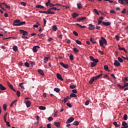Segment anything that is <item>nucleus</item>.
Segmentation results:
<instances>
[{"instance_id":"55","label":"nucleus","mask_w":128,"mask_h":128,"mask_svg":"<svg viewBox=\"0 0 128 128\" xmlns=\"http://www.w3.org/2000/svg\"><path fill=\"white\" fill-rule=\"evenodd\" d=\"M3 108L4 110H6V104H3Z\"/></svg>"},{"instance_id":"42","label":"nucleus","mask_w":128,"mask_h":128,"mask_svg":"<svg viewBox=\"0 0 128 128\" xmlns=\"http://www.w3.org/2000/svg\"><path fill=\"white\" fill-rule=\"evenodd\" d=\"M48 58H50V57L46 56L44 58V62H48Z\"/></svg>"},{"instance_id":"39","label":"nucleus","mask_w":128,"mask_h":128,"mask_svg":"<svg viewBox=\"0 0 128 128\" xmlns=\"http://www.w3.org/2000/svg\"><path fill=\"white\" fill-rule=\"evenodd\" d=\"M16 102H18L17 100H14V101L12 102L10 104V106H14V104H16Z\"/></svg>"},{"instance_id":"59","label":"nucleus","mask_w":128,"mask_h":128,"mask_svg":"<svg viewBox=\"0 0 128 128\" xmlns=\"http://www.w3.org/2000/svg\"><path fill=\"white\" fill-rule=\"evenodd\" d=\"M20 4L22 6H26V4L24 2H20Z\"/></svg>"},{"instance_id":"13","label":"nucleus","mask_w":128,"mask_h":128,"mask_svg":"<svg viewBox=\"0 0 128 128\" xmlns=\"http://www.w3.org/2000/svg\"><path fill=\"white\" fill-rule=\"evenodd\" d=\"M118 47L119 50H124V52H126H126H126V48L120 47V46L118 45Z\"/></svg>"},{"instance_id":"53","label":"nucleus","mask_w":128,"mask_h":128,"mask_svg":"<svg viewBox=\"0 0 128 128\" xmlns=\"http://www.w3.org/2000/svg\"><path fill=\"white\" fill-rule=\"evenodd\" d=\"M76 44H82V42H80L78 40H76Z\"/></svg>"},{"instance_id":"4","label":"nucleus","mask_w":128,"mask_h":128,"mask_svg":"<svg viewBox=\"0 0 128 128\" xmlns=\"http://www.w3.org/2000/svg\"><path fill=\"white\" fill-rule=\"evenodd\" d=\"M74 120V118L73 117H70L66 122V124H70V122H72Z\"/></svg>"},{"instance_id":"10","label":"nucleus","mask_w":128,"mask_h":128,"mask_svg":"<svg viewBox=\"0 0 128 128\" xmlns=\"http://www.w3.org/2000/svg\"><path fill=\"white\" fill-rule=\"evenodd\" d=\"M38 72L42 76H44V71L40 69H38Z\"/></svg>"},{"instance_id":"22","label":"nucleus","mask_w":128,"mask_h":128,"mask_svg":"<svg viewBox=\"0 0 128 128\" xmlns=\"http://www.w3.org/2000/svg\"><path fill=\"white\" fill-rule=\"evenodd\" d=\"M77 6H78V9L82 8V6L80 2L78 4H77Z\"/></svg>"},{"instance_id":"49","label":"nucleus","mask_w":128,"mask_h":128,"mask_svg":"<svg viewBox=\"0 0 128 128\" xmlns=\"http://www.w3.org/2000/svg\"><path fill=\"white\" fill-rule=\"evenodd\" d=\"M94 12L95 14H97L98 16L100 15V13H98V10H96V9H94Z\"/></svg>"},{"instance_id":"11","label":"nucleus","mask_w":128,"mask_h":128,"mask_svg":"<svg viewBox=\"0 0 128 128\" xmlns=\"http://www.w3.org/2000/svg\"><path fill=\"white\" fill-rule=\"evenodd\" d=\"M56 76H57V78L60 80H64V78H62V75H60V74L58 73L56 74Z\"/></svg>"},{"instance_id":"62","label":"nucleus","mask_w":128,"mask_h":128,"mask_svg":"<svg viewBox=\"0 0 128 128\" xmlns=\"http://www.w3.org/2000/svg\"><path fill=\"white\" fill-rule=\"evenodd\" d=\"M89 58L90 60H92V62L94 60V58L92 56H90Z\"/></svg>"},{"instance_id":"25","label":"nucleus","mask_w":128,"mask_h":128,"mask_svg":"<svg viewBox=\"0 0 128 128\" xmlns=\"http://www.w3.org/2000/svg\"><path fill=\"white\" fill-rule=\"evenodd\" d=\"M73 50L75 52V54H78L80 52V50H78L77 48H73Z\"/></svg>"},{"instance_id":"12","label":"nucleus","mask_w":128,"mask_h":128,"mask_svg":"<svg viewBox=\"0 0 128 128\" xmlns=\"http://www.w3.org/2000/svg\"><path fill=\"white\" fill-rule=\"evenodd\" d=\"M114 66H120V62L117 60H114Z\"/></svg>"},{"instance_id":"43","label":"nucleus","mask_w":128,"mask_h":128,"mask_svg":"<svg viewBox=\"0 0 128 128\" xmlns=\"http://www.w3.org/2000/svg\"><path fill=\"white\" fill-rule=\"evenodd\" d=\"M78 124H80V123L78 121H75L73 122L74 126H78Z\"/></svg>"},{"instance_id":"18","label":"nucleus","mask_w":128,"mask_h":128,"mask_svg":"<svg viewBox=\"0 0 128 128\" xmlns=\"http://www.w3.org/2000/svg\"><path fill=\"white\" fill-rule=\"evenodd\" d=\"M102 76V74H100L98 76H93V78H94V79L96 80H98V78H100V76Z\"/></svg>"},{"instance_id":"61","label":"nucleus","mask_w":128,"mask_h":128,"mask_svg":"<svg viewBox=\"0 0 128 128\" xmlns=\"http://www.w3.org/2000/svg\"><path fill=\"white\" fill-rule=\"evenodd\" d=\"M93 62H94L95 64H98V59H94V60H93Z\"/></svg>"},{"instance_id":"51","label":"nucleus","mask_w":128,"mask_h":128,"mask_svg":"<svg viewBox=\"0 0 128 128\" xmlns=\"http://www.w3.org/2000/svg\"><path fill=\"white\" fill-rule=\"evenodd\" d=\"M16 96H18V97L20 96V91L18 90L16 92Z\"/></svg>"},{"instance_id":"57","label":"nucleus","mask_w":128,"mask_h":128,"mask_svg":"<svg viewBox=\"0 0 128 128\" xmlns=\"http://www.w3.org/2000/svg\"><path fill=\"white\" fill-rule=\"evenodd\" d=\"M48 120L49 122H52V120H54V118H52V117L50 116V117L48 118Z\"/></svg>"},{"instance_id":"35","label":"nucleus","mask_w":128,"mask_h":128,"mask_svg":"<svg viewBox=\"0 0 128 128\" xmlns=\"http://www.w3.org/2000/svg\"><path fill=\"white\" fill-rule=\"evenodd\" d=\"M39 12H40V14H48V10H46V11L40 10Z\"/></svg>"},{"instance_id":"41","label":"nucleus","mask_w":128,"mask_h":128,"mask_svg":"<svg viewBox=\"0 0 128 128\" xmlns=\"http://www.w3.org/2000/svg\"><path fill=\"white\" fill-rule=\"evenodd\" d=\"M70 88L73 90L74 88H76V85H70Z\"/></svg>"},{"instance_id":"31","label":"nucleus","mask_w":128,"mask_h":128,"mask_svg":"<svg viewBox=\"0 0 128 128\" xmlns=\"http://www.w3.org/2000/svg\"><path fill=\"white\" fill-rule=\"evenodd\" d=\"M90 42H92V44H96V42L94 40V39L92 37L90 38Z\"/></svg>"},{"instance_id":"26","label":"nucleus","mask_w":128,"mask_h":128,"mask_svg":"<svg viewBox=\"0 0 128 128\" xmlns=\"http://www.w3.org/2000/svg\"><path fill=\"white\" fill-rule=\"evenodd\" d=\"M113 124L114 126H116V128H118V126H120V124H118V122H113Z\"/></svg>"},{"instance_id":"64","label":"nucleus","mask_w":128,"mask_h":128,"mask_svg":"<svg viewBox=\"0 0 128 128\" xmlns=\"http://www.w3.org/2000/svg\"><path fill=\"white\" fill-rule=\"evenodd\" d=\"M50 126H52V124H47V128H52Z\"/></svg>"},{"instance_id":"7","label":"nucleus","mask_w":128,"mask_h":128,"mask_svg":"<svg viewBox=\"0 0 128 128\" xmlns=\"http://www.w3.org/2000/svg\"><path fill=\"white\" fill-rule=\"evenodd\" d=\"M38 48H40V46H34L32 48L34 52H36L38 50Z\"/></svg>"},{"instance_id":"52","label":"nucleus","mask_w":128,"mask_h":128,"mask_svg":"<svg viewBox=\"0 0 128 128\" xmlns=\"http://www.w3.org/2000/svg\"><path fill=\"white\" fill-rule=\"evenodd\" d=\"M62 102H64V104H66V102H68V98H64V100H62Z\"/></svg>"},{"instance_id":"46","label":"nucleus","mask_w":128,"mask_h":128,"mask_svg":"<svg viewBox=\"0 0 128 128\" xmlns=\"http://www.w3.org/2000/svg\"><path fill=\"white\" fill-rule=\"evenodd\" d=\"M122 126H128V123H126V122L124 121L122 122Z\"/></svg>"},{"instance_id":"58","label":"nucleus","mask_w":128,"mask_h":128,"mask_svg":"<svg viewBox=\"0 0 128 128\" xmlns=\"http://www.w3.org/2000/svg\"><path fill=\"white\" fill-rule=\"evenodd\" d=\"M73 34L74 36H78V32L76 31H73Z\"/></svg>"},{"instance_id":"8","label":"nucleus","mask_w":128,"mask_h":128,"mask_svg":"<svg viewBox=\"0 0 128 128\" xmlns=\"http://www.w3.org/2000/svg\"><path fill=\"white\" fill-rule=\"evenodd\" d=\"M24 103L26 104L27 108H30V104H32V102L30 100H26L24 101Z\"/></svg>"},{"instance_id":"23","label":"nucleus","mask_w":128,"mask_h":128,"mask_svg":"<svg viewBox=\"0 0 128 128\" xmlns=\"http://www.w3.org/2000/svg\"><path fill=\"white\" fill-rule=\"evenodd\" d=\"M86 20V17H81L77 20L78 22H80L82 20Z\"/></svg>"},{"instance_id":"30","label":"nucleus","mask_w":128,"mask_h":128,"mask_svg":"<svg viewBox=\"0 0 128 128\" xmlns=\"http://www.w3.org/2000/svg\"><path fill=\"white\" fill-rule=\"evenodd\" d=\"M76 25H77L78 26H79V28H86V26H82L80 24H76Z\"/></svg>"},{"instance_id":"28","label":"nucleus","mask_w":128,"mask_h":128,"mask_svg":"<svg viewBox=\"0 0 128 128\" xmlns=\"http://www.w3.org/2000/svg\"><path fill=\"white\" fill-rule=\"evenodd\" d=\"M7 84L8 86L10 88V90L14 88V86H12V85L10 84V83L9 82H8Z\"/></svg>"},{"instance_id":"3","label":"nucleus","mask_w":128,"mask_h":128,"mask_svg":"<svg viewBox=\"0 0 128 128\" xmlns=\"http://www.w3.org/2000/svg\"><path fill=\"white\" fill-rule=\"evenodd\" d=\"M24 24H26V22L24 21L22 22L20 21V23L18 24H13V26H24Z\"/></svg>"},{"instance_id":"14","label":"nucleus","mask_w":128,"mask_h":128,"mask_svg":"<svg viewBox=\"0 0 128 128\" xmlns=\"http://www.w3.org/2000/svg\"><path fill=\"white\" fill-rule=\"evenodd\" d=\"M54 126H56V128H60V122H54Z\"/></svg>"},{"instance_id":"37","label":"nucleus","mask_w":128,"mask_h":128,"mask_svg":"<svg viewBox=\"0 0 128 128\" xmlns=\"http://www.w3.org/2000/svg\"><path fill=\"white\" fill-rule=\"evenodd\" d=\"M70 98H76V94L72 93L70 94Z\"/></svg>"},{"instance_id":"6","label":"nucleus","mask_w":128,"mask_h":128,"mask_svg":"<svg viewBox=\"0 0 128 128\" xmlns=\"http://www.w3.org/2000/svg\"><path fill=\"white\" fill-rule=\"evenodd\" d=\"M20 34H22V36H28V32L22 30H20Z\"/></svg>"},{"instance_id":"47","label":"nucleus","mask_w":128,"mask_h":128,"mask_svg":"<svg viewBox=\"0 0 128 128\" xmlns=\"http://www.w3.org/2000/svg\"><path fill=\"white\" fill-rule=\"evenodd\" d=\"M118 60L120 62H124V60L120 57H118Z\"/></svg>"},{"instance_id":"17","label":"nucleus","mask_w":128,"mask_h":128,"mask_svg":"<svg viewBox=\"0 0 128 128\" xmlns=\"http://www.w3.org/2000/svg\"><path fill=\"white\" fill-rule=\"evenodd\" d=\"M102 76V74H100L98 76H93V78H94V79L96 80H98V78H100V76Z\"/></svg>"},{"instance_id":"27","label":"nucleus","mask_w":128,"mask_h":128,"mask_svg":"<svg viewBox=\"0 0 128 128\" xmlns=\"http://www.w3.org/2000/svg\"><path fill=\"white\" fill-rule=\"evenodd\" d=\"M38 108H39V110H46V106H39Z\"/></svg>"},{"instance_id":"33","label":"nucleus","mask_w":128,"mask_h":128,"mask_svg":"<svg viewBox=\"0 0 128 128\" xmlns=\"http://www.w3.org/2000/svg\"><path fill=\"white\" fill-rule=\"evenodd\" d=\"M52 30L54 32H56V30H58V28L56 27V26L54 25L52 26Z\"/></svg>"},{"instance_id":"54","label":"nucleus","mask_w":128,"mask_h":128,"mask_svg":"<svg viewBox=\"0 0 128 128\" xmlns=\"http://www.w3.org/2000/svg\"><path fill=\"white\" fill-rule=\"evenodd\" d=\"M36 120H38V122H40V116H36Z\"/></svg>"},{"instance_id":"48","label":"nucleus","mask_w":128,"mask_h":128,"mask_svg":"<svg viewBox=\"0 0 128 128\" xmlns=\"http://www.w3.org/2000/svg\"><path fill=\"white\" fill-rule=\"evenodd\" d=\"M13 50H14V52H16L18 50V46H13Z\"/></svg>"},{"instance_id":"34","label":"nucleus","mask_w":128,"mask_h":128,"mask_svg":"<svg viewBox=\"0 0 128 128\" xmlns=\"http://www.w3.org/2000/svg\"><path fill=\"white\" fill-rule=\"evenodd\" d=\"M54 118H56L58 116V111L56 110H54Z\"/></svg>"},{"instance_id":"40","label":"nucleus","mask_w":128,"mask_h":128,"mask_svg":"<svg viewBox=\"0 0 128 128\" xmlns=\"http://www.w3.org/2000/svg\"><path fill=\"white\" fill-rule=\"evenodd\" d=\"M96 66V64L94 63V62H92L91 64H90V66L91 68H94V66Z\"/></svg>"},{"instance_id":"19","label":"nucleus","mask_w":128,"mask_h":128,"mask_svg":"<svg viewBox=\"0 0 128 128\" xmlns=\"http://www.w3.org/2000/svg\"><path fill=\"white\" fill-rule=\"evenodd\" d=\"M0 90H6V88L2 86V84H0Z\"/></svg>"},{"instance_id":"1","label":"nucleus","mask_w":128,"mask_h":128,"mask_svg":"<svg viewBox=\"0 0 128 128\" xmlns=\"http://www.w3.org/2000/svg\"><path fill=\"white\" fill-rule=\"evenodd\" d=\"M99 44L100 46H104V44H108V42H106V40L104 38L101 37V40H99Z\"/></svg>"},{"instance_id":"9","label":"nucleus","mask_w":128,"mask_h":128,"mask_svg":"<svg viewBox=\"0 0 128 128\" xmlns=\"http://www.w3.org/2000/svg\"><path fill=\"white\" fill-rule=\"evenodd\" d=\"M60 66H63V68H68V64H64V62H62L60 63Z\"/></svg>"},{"instance_id":"20","label":"nucleus","mask_w":128,"mask_h":128,"mask_svg":"<svg viewBox=\"0 0 128 128\" xmlns=\"http://www.w3.org/2000/svg\"><path fill=\"white\" fill-rule=\"evenodd\" d=\"M95 79L94 77H92V78H91L89 81V84H92L94 83V82Z\"/></svg>"},{"instance_id":"63","label":"nucleus","mask_w":128,"mask_h":128,"mask_svg":"<svg viewBox=\"0 0 128 128\" xmlns=\"http://www.w3.org/2000/svg\"><path fill=\"white\" fill-rule=\"evenodd\" d=\"M72 92L73 94H76V92H78L76 91V90L74 89L72 90Z\"/></svg>"},{"instance_id":"45","label":"nucleus","mask_w":128,"mask_h":128,"mask_svg":"<svg viewBox=\"0 0 128 128\" xmlns=\"http://www.w3.org/2000/svg\"><path fill=\"white\" fill-rule=\"evenodd\" d=\"M60 90L58 88H54V91L56 92H60Z\"/></svg>"},{"instance_id":"32","label":"nucleus","mask_w":128,"mask_h":128,"mask_svg":"<svg viewBox=\"0 0 128 128\" xmlns=\"http://www.w3.org/2000/svg\"><path fill=\"white\" fill-rule=\"evenodd\" d=\"M19 86H20L21 88L24 90V82L20 83L19 84Z\"/></svg>"},{"instance_id":"36","label":"nucleus","mask_w":128,"mask_h":128,"mask_svg":"<svg viewBox=\"0 0 128 128\" xmlns=\"http://www.w3.org/2000/svg\"><path fill=\"white\" fill-rule=\"evenodd\" d=\"M123 118L124 120H128V115L126 114H124V115Z\"/></svg>"},{"instance_id":"60","label":"nucleus","mask_w":128,"mask_h":128,"mask_svg":"<svg viewBox=\"0 0 128 128\" xmlns=\"http://www.w3.org/2000/svg\"><path fill=\"white\" fill-rule=\"evenodd\" d=\"M115 38H116V40H118V41L120 40V36H118V35H116L115 36Z\"/></svg>"},{"instance_id":"56","label":"nucleus","mask_w":128,"mask_h":128,"mask_svg":"<svg viewBox=\"0 0 128 128\" xmlns=\"http://www.w3.org/2000/svg\"><path fill=\"white\" fill-rule=\"evenodd\" d=\"M70 60H74V56L72 54H70Z\"/></svg>"},{"instance_id":"2","label":"nucleus","mask_w":128,"mask_h":128,"mask_svg":"<svg viewBox=\"0 0 128 128\" xmlns=\"http://www.w3.org/2000/svg\"><path fill=\"white\" fill-rule=\"evenodd\" d=\"M124 86H120V84H117V86H118L120 88H126V86H128V82L126 83V82H124Z\"/></svg>"},{"instance_id":"44","label":"nucleus","mask_w":128,"mask_h":128,"mask_svg":"<svg viewBox=\"0 0 128 128\" xmlns=\"http://www.w3.org/2000/svg\"><path fill=\"white\" fill-rule=\"evenodd\" d=\"M119 4H124V0H118Z\"/></svg>"},{"instance_id":"5","label":"nucleus","mask_w":128,"mask_h":128,"mask_svg":"<svg viewBox=\"0 0 128 128\" xmlns=\"http://www.w3.org/2000/svg\"><path fill=\"white\" fill-rule=\"evenodd\" d=\"M54 7L51 8L47 10V12L48 13V14H54V12H52V10H54Z\"/></svg>"},{"instance_id":"15","label":"nucleus","mask_w":128,"mask_h":128,"mask_svg":"<svg viewBox=\"0 0 128 128\" xmlns=\"http://www.w3.org/2000/svg\"><path fill=\"white\" fill-rule=\"evenodd\" d=\"M102 24L106 26H108L110 24V22H102Z\"/></svg>"},{"instance_id":"16","label":"nucleus","mask_w":128,"mask_h":128,"mask_svg":"<svg viewBox=\"0 0 128 128\" xmlns=\"http://www.w3.org/2000/svg\"><path fill=\"white\" fill-rule=\"evenodd\" d=\"M89 28L88 29L90 30H94V26L92 24H89Z\"/></svg>"},{"instance_id":"21","label":"nucleus","mask_w":128,"mask_h":128,"mask_svg":"<svg viewBox=\"0 0 128 128\" xmlns=\"http://www.w3.org/2000/svg\"><path fill=\"white\" fill-rule=\"evenodd\" d=\"M36 8H44V6L40 5V4H38L36 6Z\"/></svg>"},{"instance_id":"29","label":"nucleus","mask_w":128,"mask_h":128,"mask_svg":"<svg viewBox=\"0 0 128 128\" xmlns=\"http://www.w3.org/2000/svg\"><path fill=\"white\" fill-rule=\"evenodd\" d=\"M20 20H16L14 21V24H20Z\"/></svg>"},{"instance_id":"38","label":"nucleus","mask_w":128,"mask_h":128,"mask_svg":"<svg viewBox=\"0 0 128 128\" xmlns=\"http://www.w3.org/2000/svg\"><path fill=\"white\" fill-rule=\"evenodd\" d=\"M50 0H48V2H46V6H48V5L50 6Z\"/></svg>"},{"instance_id":"50","label":"nucleus","mask_w":128,"mask_h":128,"mask_svg":"<svg viewBox=\"0 0 128 128\" xmlns=\"http://www.w3.org/2000/svg\"><path fill=\"white\" fill-rule=\"evenodd\" d=\"M104 68L105 70H108V65L104 66Z\"/></svg>"},{"instance_id":"24","label":"nucleus","mask_w":128,"mask_h":128,"mask_svg":"<svg viewBox=\"0 0 128 128\" xmlns=\"http://www.w3.org/2000/svg\"><path fill=\"white\" fill-rule=\"evenodd\" d=\"M72 16L73 18H76V16H78V13L74 12L72 14Z\"/></svg>"}]
</instances>
